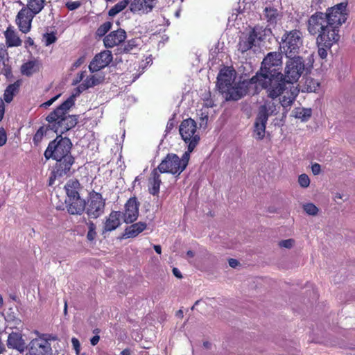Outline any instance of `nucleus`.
<instances>
[{"instance_id":"nucleus-1","label":"nucleus","mask_w":355,"mask_h":355,"mask_svg":"<svg viewBox=\"0 0 355 355\" xmlns=\"http://www.w3.org/2000/svg\"><path fill=\"white\" fill-rule=\"evenodd\" d=\"M72 144L67 137L58 136L53 141H51L44 152V157L46 159L52 158L57 161V163L50 177L49 184H53V181L63 177L69 172L74 159L71 155Z\"/></svg>"},{"instance_id":"nucleus-2","label":"nucleus","mask_w":355,"mask_h":355,"mask_svg":"<svg viewBox=\"0 0 355 355\" xmlns=\"http://www.w3.org/2000/svg\"><path fill=\"white\" fill-rule=\"evenodd\" d=\"M76 94L71 95L46 118L49 127L57 134H63L75 127L78 122L76 115L69 114V110L74 105Z\"/></svg>"},{"instance_id":"nucleus-3","label":"nucleus","mask_w":355,"mask_h":355,"mask_svg":"<svg viewBox=\"0 0 355 355\" xmlns=\"http://www.w3.org/2000/svg\"><path fill=\"white\" fill-rule=\"evenodd\" d=\"M324 12H316L310 16L307 22V31L312 35H318L316 43L327 47L332 45L340 39V35L334 33L328 22V18Z\"/></svg>"},{"instance_id":"nucleus-4","label":"nucleus","mask_w":355,"mask_h":355,"mask_svg":"<svg viewBox=\"0 0 355 355\" xmlns=\"http://www.w3.org/2000/svg\"><path fill=\"white\" fill-rule=\"evenodd\" d=\"M282 55L279 52H270L263 59L261 63L260 73H257L255 76L251 78L252 83H259L266 85V82L270 81L268 77L282 76L279 71L282 64Z\"/></svg>"},{"instance_id":"nucleus-5","label":"nucleus","mask_w":355,"mask_h":355,"mask_svg":"<svg viewBox=\"0 0 355 355\" xmlns=\"http://www.w3.org/2000/svg\"><path fill=\"white\" fill-rule=\"evenodd\" d=\"M190 158L189 152H185L181 158L175 154H168L157 168L161 173H168L179 175L187 167Z\"/></svg>"},{"instance_id":"nucleus-6","label":"nucleus","mask_w":355,"mask_h":355,"mask_svg":"<svg viewBox=\"0 0 355 355\" xmlns=\"http://www.w3.org/2000/svg\"><path fill=\"white\" fill-rule=\"evenodd\" d=\"M179 132L183 141L188 145L187 152L191 153L200 139L196 121L191 118L183 120L180 125Z\"/></svg>"},{"instance_id":"nucleus-7","label":"nucleus","mask_w":355,"mask_h":355,"mask_svg":"<svg viewBox=\"0 0 355 355\" xmlns=\"http://www.w3.org/2000/svg\"><path fill=\"white\" fill-rule=\"evenodd\" d=\"M302 33L298 30L286 31L282 37V47L287 58H291L299 53L302 46Z\"/></svg>"},{"instance_id":"nucleus-8","label":"nucleus","mask_w":355,"mask_h":355,"mask_svg":"<svg viewBox=\"0 0 355 355\" xmlns=\"http://www.w3.org/2000/svg\"><path fill=\"white\" fill-rule=\"evenodd\" d=\"M324 14L328 18L329 27L334 33L339 34L340 26L345 23L347 18V3L342 2L329 8Z\"/></svg>"},{"instance_id":"nucleus-9","label":"nucleus","mask_w":355,"mask_h":355,"mask_svg":"<svg viewBox=\"0 0 355 355\" xmlns=\"http://www.w3.org/2000/svg\"><path fill=\"white\" fill-rule=\"evenodd\" d=\"M269 33L270 29L262 26H255L248 35L241 38L238 45L239 50L242 53L247 51L254 46H257Z\"/></svg>"},{"instance_id":"nucleus-10","label":"nucleus","mask_w":355,"mask_h":355,"mask_svg":"<svg viewBox=\"0 0 355 355\" xmlns=\"http://www.w3.org/2000/svg\"><path fill=\"white\" fill-rule=\"evenodd\" d=\"M285 68V80L288 83L297 82L304 69V63L300 56L288 58Z\"/></svg>"},{"instance_id":"nucleus-11","label":"nucleus","mask_w":355,"mask_h":355,"mask_svg":"<svg viewBox=\"0 0 355 355\" xmlns=\"http://www.w3.org/2000/svg\"><path fill=\"white\" fill-rule=\"evenodd\" d=\"M54 337L46 338L44 336L32 340L28 345L29 355H52L51 340Z\"/></svg>"},{"instance_id":"nucleus-12","label":"nucleus","mask_w":355,"mask_h":355,"mask_svg":"<svg viewBox=\"0 0 355 355\" xmlns=\"http://www.w3.org/2000/svg\"><path fill=\"white\" fill-rule=\"evenodd\" d=\"M105 205L101 194L94 193L90 196L87 205H85L86 213L89 218L96 219L104 213Z\"/></svg>"},{"instance_id":"nucleus-13","label":"nucleus","mask_w":355,"mask_h":355,"mask_svg":"<svg viewBox=\"0 0 355 355\" xmlns=\"http://www.w3.org/2000/svg\"><path fill=\"white\" fill-rule=\"evenodd\" d=\"M268 78L270 81L266 82V85L257 83L256 84V88L257 89V87L260 86L261 88L266 89L268 96L275 99L281 96L282 92L286 87L288 83L282 80V76Z\"/></svg>"},{"instance_id":"nucleus-14","label":"nucleus","mask_w":355,"mask_h":355,"mask_svg":"<svg viewBox=\"0 0 355 355\" xmlns=\"http://www.w3.org/2000/svg\"><path fill=\"white\" fill-rule=\"evenodd\" d=\"M256 84L257 83H254V85ZM251 85H254V83H252L250 80L249 81L244 80L237 83H235L232 85L230 86L227 90L223 91L221 93L225 96L227 101H237L247 94L248 87Z\"/></svg>"},{"instance_id":"nucleus-15","label":"nucleus","mask_w":355,"mask_h":355,"mask_svg":"<svg viewBox=\"0 0 355 355\" xmlns=\"http://www.w3.org/2000/svg\"><path fill=\"white\" fill-rule=\"evenodd\" d=\"M112 52L105 50L96 54L89 65V71L93 73L107 67L112 60Z\"/></svg>"},{"instance_id":"nucleus-16","label":"nucleus","mask_w":355,"mask_h":355,"mask_svg":"<svg viewBox=\"0 0 355 355\" xmlns=\"http://www.w3.org/2000/svg\"><path fill=\"white\" fill-rule=\"evenodd\" d=\"M35 15L26 7L19 10L16 17V24L22 33H27L30 31L32 20Z\"/></svg>"},{"instance_id":"nucleus-17","label":"nucleus","mask_w":355,"mask_h":355,"mask_svg":"<svg viewBox=\"0 0 355 355\" xmlns=\"http://www.w3.org/2000/svg\"><path fill=\"white\" fill-rule=\"evenodd\" d=\"M156 3L155 0H130L129 9L132 13L145 15L150 12Z\"/></svg>"},{"instance_id":"nucleus-18","label":"nucleus","mask_w":355,"mask_h":355,"mask_svg":"<svg viewBox=\"0 0 355 355\" xmlns=\"http://www.w3.org/2000/svg\"><path fill=\"white\" fill-rule=\"evenodd\" d=\"M235 71L230 69H222L217 77V86L220 92L225 91L234 84Z\"/></svg>"},{"instance_id":"nucleus-19","label":"nucleus","mask_w":355,"mask_h":355,"mask_svg":"<svg viewBox=\"0 0 355 355\" xmlns=\"http://www.w3.org/2000/svg\"><path fill=\"white\" fill-rule=\"evenodd\" d=\"M139 202L135 197L130 198L125 205L123 220L126 223L135 221L139 216Z\"/></svg>"},{"instance_id":"nucleus-20","label":"nucleus","mask_w":355,"mask_h":355,"mask_svg":"<svg viewBox=\"0 0 355 355\" xmlns=\"http://www.w3.org/2000/svg\"><path fill=\"white\" fill-rule=\"evenodd\" d=\"M299 90L296 87L292 85V83H288L286 87L284 88L283 92H282L281 98H280V103L281 105L284 108L290 107L291 105L295 100V98L298 95Z\"/></svg>"},{"instance_id":"nucleus-21","label":"nucleus","mask_w":355,"mask_h":355,"mask_svg":"<svg viewBox=\"0 0 355 355\" xmlns=\"http://www.w3.org/2000/svg\"><path fill=\"white\" fill-rule=\"evenodd\" d=\"M126 38V33L124 30L119 28L111 32L103 39V43L106 48H112L119 45Z\"/></svg>"},{"instance_id":"nucleus-22","label":"nucleus","mask_w":355,"mask_h":355,"mask_svg":"<svg viewBox=\"0 0 355 355\" xmlns=\"http://www.w3.org/2000/svg\"><path fill=\"white\" fill-rule=\"evenodd\" d=\"M7 346L10 349L23 352L26 349V343L20 333L12 332L7 339Z\"/></svg>"},{"instance_id":"nucleus-23","label":"nucleus","mask_w":355,"mask_h":355,"mask_svg":"<svg viewBox=\"0 0 355 355\" xmlns=\"http://www.w3.org/2000/svg\"><path fill=\"white\" fill-rule=\"evenodd\" d=\"M42 67L41 62L36 59L28 60L21 64L20 72L23 76L31 77L40 71Z\"/></svg>"},{"instance_id":"nucleus-24","label":"nucleus","mask_w":355,"mask_h":355,"mask_svg":"<svg viewBox=\"0 0 355 355\" xmlns=\"http://www.w3.org/2000/svg\"><path fill=\"white\" fill-rule=\"evenodd\" d=\"M279 108L278 105L272 101H266L259 107L257 115L268 120L270 116L276 115L279 112Z\"/></svg>"},{"instance_id":"nucleus-25","label":"nucleus","mask_w":355,"mask_h":355,"mask_svg":"<svg viewBox=\"0 0 355 355\" xmlns=\"http://www.w3.org/2000/svg\"><path fill=\"white\" fill-rule=\"evenodd\" d=\"M160 172L157 168L154 169L149 178L148 191L153 196H157L159 192V187L162 182Z\"/></svg>"},{"instance_id":"nucleus-26","label":"nucleus","mask_w":355,"mask_h":355,"mask_svg":"<svg viewBox=\"0 0 355 355\" xmlns=\"http://www.w3.org/2000/svg\"><path fill=\"white\" fill-rule=\"evenodd\" d=\"M120 216L119 211H112L104 223L103 234L116 230L121 224Z\"/></svg>"},{"instance_id":"nucleus-27","label":"nucleus","mask_w":355,"mask_h":355,"mask_svg":"<svg viewBox=\"0 0 355 355\" xmlns=\"http://www.w3.org/2000/svg\"><path fill=\"white\" fill-rule=\"evenodd\" d=\"M267 121L264 117L257 116L253 130V137L256 139L261 140L264 138Z\"/></svg>"},{"instance_id":"nucleus-28","label":"nucleus","mask_w":355,"mask_h":355,"mask_svg":"<svg viewBox=\"0 0 355 355\" xmlns=\"http://www.w3.org/2000/svg\"><path fill=\"white\" fill-rule=\"evenodd\" d=\"M4 36L6 38V44L8 47H17L21 45V40L12 26L7 28L6 31L4 32Z\"/></svg>"},{"instance_id":"nucleus-29","label":"nucleus","mask_w":355,"mask_h":355,"mask_svg":"<svg viewBox=\"0 0 355 355\" xmlns=\"http://www.w3.org/2000/svg\"><path fill=\"white\" fill-rule=\"evenodd\" d=\"M85 209V202L80 197L68 200L67 211L70 214H81Z\"/></svg>"},{"instance_id":"nucleus-30","label":"nucleus","mask_w":355,"mask_h":355,"mask_svg":"<svg viewBox=\"0 0 355 355\" xmlns=\"http://www.w3.org/2000/svg\"><path fill=\"white\" fill-rule=\"evenodd\" d=\"M64 189L69 199L80 197L79 191L81 187L77 180H69L64 186Z\"/></svg>"},{"instance_id":"nucleus-31","label":"nucleus","mask_w":355,"mask_h":355,"mask_svg":"<svg viewBox=\"0 0 355 355\" xmlns=\"http://www.w3.org/2000/svg\"><path fill=\"white\" fill-rule=\"evenodd\" d=\"M21 85V80H18L12 84L9 85L4 91L3 101L10 103L15 94L19 92Z\"/></svg>"},{"instance_id":"nucleus-32","label":"nucleus","mask_w":355,"mask_h":355,"mask_svg":"<svg viewBox=\"0 0 355 355\" xmlns=\"http://www.w3.org/2000/svg\"><path fill=\"white\" fill-rule=\"evenodd\" d=\"M146 227L145 223L139 222L128 227L125 230V236L127 238H133L143 232Z\"/></svg>"},{"instance_id":"nucleus-33","label":"nucleus","mask_w":355,"mask_h":355,"mask_svg":"<svg viewBox=\"0 0 355 355\" xmlns=\"http://www.w3.org/2000/svg\"><path fill=\"white\" fill-rule=\"evenodd\" d=\"M103 80V76L98 75H92L87 77L79 86L80 91L85 90L100 84Z\"/></svg>"},{"instance_id":"nucleus-34","label":"nucleus","mask_w":355,"mask_h":355,"mask_svg":"<svg viewBox=\"0 0 355 355\" xmlns=\"http://www.w3.org/2000/svg\"><path fill=\"white\" fill-rule=\"evenodd\" d=\"M263 17L270 24H275L279 17L278 10L274 7L267 6L263 10Z\"/></svg>"},{"instance_id":"nucleus-35","label":"nucleus","mask_w":355,"mask_h":355,"mask_svg":"<svg viewBox=\"0 0 355 355\" xmlns=\"http://www.w3.org/2000/svg\"><path fill=\"white\" fill-rule=\"evenodd\" d=\"M45 0H28L26 8L33 14L37 15L44 7Z\"/></svg>"},{"instance_id":"nucleus-36","label":"nucleus","mask_w":355,"mask_h":355,"mask_svg":"<svg viewBox=\"0 0 355 355\" xmlns=\"http://www.w3.org/2000/svg\"><path fill=\"white\" fill-rule=\"evenodd\" d=\"M312 114L310 108H297L294 110V116L302 121H306L309 119Z\"/></svg>"},{"instance_id":"nucleus-37","label":"nucleus","mask_w":355,"mask_h":355,"mask_svg":"<svg viewBox=\"0 0 355 355\" xmlns=\"http://www.w3.org/2000/svg\"><path fill=\"white\" fill-rule=\"evenodd\" d=\"M130 6V0H122L113 6L108 12L110 17H114L123 10L128 6Z\"/></svg>"},{"instance_id":"nucleus-38","label":"nucleus","mask_w":355,"mask_h":355,"mask_svg":"<svg viewBox=\"0 0 355 355\" xmlns=\"http://www.w3.org/2000/svg\"><path fill=\"white\" fill-rule=\"evenodd\" d=\"M112 26V24L110 21L103 23L96 30V35L98 37L104 36L111 29Z\"/></svg>"},{"instance_id":"nucleus-39","label":"nucleus","mask_w":355,"mask_h":355,"mask_svg":"<svg viewBox=\"0 0 355 355\" xmlns=\"http://www.w3.org/2000/svg\"><path fill=\"white\" fill-rule=\"evenodd\" d=\"M304 211L310 216H315L318 213V208L313 203H306L303 205Z\"/></svg>"},{"instance_id":"nucleus-40","label":"nucleus","mask_w":355,"mask_h":355,"mask_svg":"<svg viewBox=\"0 0 355 355\" xmlns=\"http://www.w3.org/2000/svg\"><path fill=\"white\" fill-rule=\"evenodd\" d=\"M47 129L44 127H40L33 137V141L35 144H37L41 141L43 136L46 133Z\"/></svg>"},{"instance_id":"nucleus-41","label":"nucleus","mask_w":355,"mask_h":355,"mask_svg":"<svg viewBox=\"0 0 355 355\" xmlns=\"http://www.w3.org/2000/svg\"><path fill=\"white\" fill-rule=\"evenodd\" d=\"M298 183L303 188H307L310 184V179L306 174H302L298 178Z\"/></svg>"},{"instance_id":"nucleus-42","label":"nucleus","mask_w":355,"mask_h":355,"mask_svg":"<svg viewBox=\"0 0 355 355\" xmlns=\"http://www.w3.org/2000/svg\"><path fill=\"white\" fill-rule=\"evenodd\" d=\"M294 243H295V241H294L293 239H289L281 241L279 243V245L281 248H284L290 249V248H291L293 246Z\"/></svg>"},{"instance_id":"nucleus-43","label":"nucleus","mask_w":355,"mask_h":355,"mask_svg":"<svg viewBox=\"0 0 355 355\" xmlns=\"http://www.w3.org/2000/svg\"><path fill=\"white\" fill-rule=\"evenodd\" d=\"M318 44V55H319V56L321 58H322V59L326 58V57L327 56V49H330L331 46L327 47L324 45H320L319 44Z\"/></svg>"},{"instance_id":"nucleus-44","label":"nucleus","mask_w":355,"mask_h":355,"mask_svg":"<svg viewBox=\"0 0 355 355\" xmlns=\"http://www.w3.org/2000/svg\"><path fill=\"white\" fill-rule=\"evenodd\" d=\"M45 38V44L46 46H49L53 43H54L56 40V37L53 33H47L44 35Z\"/></svg>"},{"instance_id":"nucleus-45","label":"nucleus","mask_w":355,"mask_h":355,"mask_svg":"<svg viewBox=\"0 0 355 355\" xmlns=\"http://www.w3.org/2000/svg\"><path fill=\"white\" fill-rule=\"evenodd\" d=\"M80 1H69L66 3V7L69 10H74L80 6Z\"/></svg>"},{"instance_id":"nucleus-46","label":"nucleus","mask_w":355,"mask_h":355,"mask_svg":"<svg viewBox=\"0 0 355 355\" xmlns=\"http://www.w3.org/2000/svg\"><path fill=\"white\" fill-rule=\"evenodd\" d=\"M8 56V53L6 49L3 46L0 44V63L2 62L4 64L6 57Z\"/></svg>"},{"instance_id":"nucleus-47","label":"nucleus","mask_w":355,"mask_h":355,"mask_svg":"<svg viewBox=\"0 0 355 355\" xmlns=\"http://www.w3.org/2000/svg\"><path fill=\"white\" fill-rule=\"evenodd\" d=\"M71 343L73 345V347L77 354L80 353V344L79 340L76 338H71Z\"/></svg>"},{"instance_id":"nucleus-48","label":"nucleus","mask_w":355,"mask_h":355,"mask_svg":"<svg viewBox=\"0 0 355 355\" xmlns=\"http://www.w3.org/2000/svg\"><path fill=\"white\" fill-rule=\"evenodd\" d=\"M60 94H58V95H56L55 96L51 98L50 100L42 103L41 105V107L46 108V107L51 106L60 97Z\"/></svg>"},{"instance_id":"nucleus-49","label":"nucleus","mask_w":355,"mask_h":355,"mask_svg":"<svg viewBox=\"0 0 355 355\" xmlns=\"http://www.w3.org/2000/svg\"><path fill=\"white\" fill-rule=\"evenodd\" d=\"M96 235L97 234L96 231L88 230L87 234V239L89 241H93L95 240Z\"/></svg>"},{"instance_id":"nucleus-50","label":"nucleus","mask_w":355,"mask_h":355,"mask_svg":"<svg viewBox=\"0 0 355 355\" xmlns=\"http://www.w3.org/2000/svg\"><path fill=\"white\" fill-rule=\"evenodd\" d=\"M312 173L314 175H318L321 171V167L319 164L315 163L311 166Z\"/></svg>"},{"instance_id":"nucleus-51","label":"nucleus","mask_w":355,"mask_h":355,"mask_svg":"<svg viewBox=\"0 0 355 355\" xmlns=\"http://www.w3.org/2000/svg\"><path fill=\"white\" fill-rule=\"evenodd\" d=\"M134 43V41H129L128 44L125 46L123 51L126 53L131 51L133 49V47L135 46V44Z\"/></svg>"},{"instance_id":"nucleus-52","label":"nucleus","mask_w":355,"mask_h":355,"mask_svg":"<svg viewBox=\"0 0 355 355\" xmlns=\"http://www.w3.org/2000/svg\"><path fill=\"white\" fill-rule=\"evenodd\" d=\"M7 140L6 135L4 131H0V146H3Z\"/></svg>"},{"instance_id":"nucleus-53","label":"nucleus","mask_w":355,"mask_h":355,"mask_svg":"<svg viewBox=\"0 0 355 355\" xmlns=\"http://www.w3.org/2000/svg\"><path fill=\"white\" fill-rule=\"evenodd\" d=\"M5 113V105L3 101L0 102V121L3 119Z\"/></svg>"},{"instance_id":"nucleus-54","label":"nucleus","mask_w":355,"mask_h":355,"mask_svg":"<svg viewBox=\"0 0 355 355\" xmlns=\"http://www.w3.org/2000/svg\"><path fill=\"white\" fill-rule=\"evenodd\" d=\"M228 263L232 268H236L239 265V261L234 259H230Z\"/></svg>"},{"instance_id":"nucleus-55","label":"nucleus","mask_w":355,"mask_h":355,"mask_svg":"<svg viewBox=\"0 0 355 355\" xmlns=\"http://www.w3.org/2000/svg\"><path fill=\"white\" fill-rule=\"evenodd\" d=\"M99 340H100V337L98 335H96L91 338L90 343H91L92 345L95 346L96 345H97Z\"/></svg>"},{"instance_id":"nucleus-56","label":"nucleus","mask_w":355,"mask_h":355,"mask_svg":"<svg viewBox=\"0 0 355 355\" xmlns=\"http://www.w3.org/2000/svg\"><path fill=\"white\" fill-rule=\"evenodd\" d=\"M88 230L96 231V225L91 220L87 222Z\"/></svg>"},{"instance_id":"nucleus-57","label":"nucleus","mask_w":355,"mask_h":355,"mask_svg":"<svg viewBox=\"0 0 355 355\" xmlns=\"http://www.w3.org/2000/svg\"><path fill=\"white\" fill-rule=\"evenodd\" d=\"M173 273L176 277L179 279H181L182 277L181 272L177 268H173Z\"/></svg>"},{"instance_id":"nucleus-58","label":"nucleus","mask_w":355,"mask_h":355,"mask_svg":"<svg viewBox=\"0 0 355 355\" xmlns=\"http://www.w3.org/2000/svg\"><path fill=\"white\" fill-rule=\"evenodd\" d=\"M153 248L154 250H155V252L157 253V254H161L162 253V248L160 245H153Z\"/></svg>"},{"instance_id":"nucleus-59","label":"nucleus","mask_w":355,"mask_h":355,"mask_svg":"<svg viewBox=\"0 0 355 355\" xmlns=\"http://www.w3.org/2000/svg\"><path fill=\"white\" fill-rule=\"evenodd\" d=\"M26 44L29 46H33L34 44L33 40L31 37H28L27 40H26Z\"/></svg>"},{"instance_id":"nucleus-60","label":"nucleus","mask_w":355,"mask_h":355,"mask_svg":"<svg viewBox=\"0 0 355 355\" xmlns=\"http://www.w3.org/2000/svg\"><path fill=\"white\" fill-rule=\"evenodd\" d=\"M84 72H81L77 77V80H76V82H80L81 80H83L84 78Z\"/></svg>"},{"instance_id":"nucleus-61","label":"nucleus","mask_w":355,"mask_h":355,"mask_svg":"<svg viewBox=\"0 0 355 355\" xmlns=\"http://www.w3.org/2000/svg\"><path fill=\"white\" fill-rule=\"evenodd\" d=\"M130 354L131 352L129 349H125L121 352V355H130Z\"/></svg>"},{"instance_id":"nucleus-62","label":"nucleus","mask_w":355,"mask_h":355,"mask_svg":"<svg viewBox=\"0 0 355 355\" xmlns=\"http://www.w3.org/2000/svg\"><path fill=\"white\" fill-rule=\"evenodd\" d=\"M187 256L188 257H190V258H192L194 257V252L191 250H189L187 252Z\"/></svg>"},{"instance_id":"nucleus-63","label":"nucleus","mask_w":355,"mask_h":355,"mask_svg":"<svg viewBox=\"0 0 355 355\" xmlns=\"http://www.w3.org/2000/svg\"><path fill=\"white\" fill-rule=\"evenodd\" d=\"M176 315L178 317H180V318H182L183 317V311L182 310H179L177 313H176Z\"/></svg>"},{"instance_id":"nucleus-64","label":"nucleus","mask_w":355,"mask_h":355,"mask_svg":"<svg viewBox=\"0 0 355 355\" xmlns=\"http://www.w3.org/2000/svg\"><path fill=\"white\" fill-rule=\"evenodd\" d=\"M3 300L2 295L0 294V309L3 306Z\"/></svg>"}]
</instances>
